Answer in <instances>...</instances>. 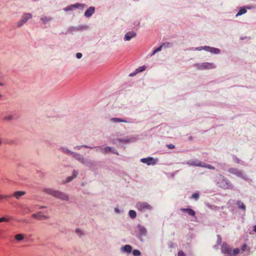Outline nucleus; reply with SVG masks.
Masks as SVG:
<instances>
[{"mask_svg": "<svg viewBox=\"0 0 256 256\" xmlns=\"http://www.w3.org/2000/svg\"><path fill=\"white\" fill-rule=\"evenodd\" d=\"M222 252L230 256H236L240 254V250L238 248L232 250L228 244L225 243H224L222 246Z\"/></svg>", "mask_w": 256, "mask_h": 256, "instance_id": "nucleus-1", "label": "nucleus"}, {"mask_svg": "<svg viewBox=\"0 0 256 256\" xmlns=\"http://www.w3.org/2000/svg\"><path fill=\"white\" fill-rule=\"evenodd\" d=\"M194 66L199 70H208L214 69L216 66L212 62H202L201 64H196Z\"/></svg>", "mask_w": 256, "mask_h": 256, "instance_id": "nucleus-2", "label": "nucleus"}, {"mask_svg": "<svg viewBox=\"0 0 256 256\" xmlns=\"http://www.w3.org/2000/svg\"><path fill=\"white\" fill-rule=\"evenodd\" d=\"M44 192L56 198H59L63 200H68V196L64 194L59 191H56L50 188H48L44 190Z\"/></svg>", "mask_w": 256, "mask_h": 256, "instance_id": "nucleus-3", "label": "nucleus"}, {"mask_svg": "<svg viewBox=\"0 0 256 256\" xmlns=\"http://www.w3.org/2000/svg\"><path fill=\"white\" fill-rule=\"evenodd\" d=\"M136 207L140 211H144L146 210H151L152 206L146 202H138L136 203Z\"/></svg>", "mask_w": 256, "mask_h": 256, "instance_id": "nucleus-4", "label": "nucleus"}, {"mask_svg": "<svg viewBox=\"0 0 256 256\" xmlns=\"http://www.w3.org/2000/svg\"><path fill=\"white\" fill-rule=\"evenodd\" d=\"M136 235L138 238L146 236L147 232L146 228L138 224L136 227Z\"/></svg>", "mask_w": 256, "mask_h": 256, "instance_id": "nucleus-5", "label": "nucleus"}, {"mask_svg": "<svg viewBox=\"0 0 256 256\" xmlns=\"http://www.w3.org/2000/svg\"><path fill=\"white\" fill-rule=\"evenodd\" d=\"M32 14L30 13L24 14L21 20L18 22V26L20 27L25 24L28 20L32 18Z\"/></svg>", "mask_w": 256, "mask_h": 256, "instance_id": "nucleus-6", "label": "nucleus"}, {"mask_svg": "<svg viewBox=\"0 0 256 256\" xmlns=\"http://www.w3.org/2000/svg\"><path fill=\"white\" fill-rule=\"evenodd\" d=\"M140 161L143 163H146L148 165L155 164L156 162V160L152 158H148L141 159Z\"/></svg>", "mask_w": 256, "mask_h": 256, "instance_id": "nucleus-7", "label": "nucleus"}, {"mask_svg": "<svg viewBox=\"0 0 256 256\" xmlns=\"http://www.w3.org/2000/svg\"><path fill=\"white\" fill-rule=\"evenodd\" d=\"M171 46H172V44H170V42L164 43L162 45H161L160 46H159L157 48L155 49L153 51L152 53L151 54V56L154 55L157 52L160 51L162 50V47L166 48H168Z\"/></svg>", "mask_w": 256, "mask_h": 256, "instance_id": "nucleus-8", "label": "nucleus"}, {"mask_svg": "<svg viewBox=\"0 0 256 256\" xmlns=\"http://www.w3.org/2000/svg\"><path fill=\"white\" fill-rule=\"evenodd\" d=\"M250 248L248 246V245L246 244H243L240 250V253L243 254L244 252H246V255L248 256L250 253Z\"/></svg>", "mask_w": 256, "mask_h": 256, "instance_id": "nucleus-9", "label": "nucleus"}, {"mask_svg": "<svg viewBox=\"0 0 256 256\" xmlns=\"http://www.w3.org/2000/svg\"><path fill=\"white\" fill-rule=\"evenodd\" d=\"M180 210L182 212H184V213H186L188 215L192 216H195V214H196L195 212L193 210H192L191 208H181L180 209Z\"/></svg>", "mask_w": 256, "mask_h": 256, "instance_id": "nucleus-10", "label": "nucleus"}, {"mask_svg": "<svg viewBox=\"0 0 256 256\" xmlns=\"http://www.w3.org/2000/svg\"><path fill=\"white\" fill-rule=\"evenodd\" d=\"M84 4H72L70 6H67L64 8V10L68 11V10H72L74 8H79L80 7L84 6Z\"/></svg>", "mask_w": 256, "mask_h": 256, "instance_id": "nucleus-11", "label": "nucleus"}, {"mask_svg": "<svg viewBox=\"0 0 256 256\" xmlns=\"http://www.w3.org/2000/svg\"><path fill=\"white\" fill-rule=\"evenodd\" d=\"M204 50L211 52L212 53L218 54L220 52V50L216 48H211L209 46H206L204 48Z\"/></svg>", "mask_w": 256, "mask_h": 256, "instance_id": "nucleus-12", "label": "nucleus"}, {"mask_svg": "<svg viewBox=\"0 0 256 256\" xmlns=\"http://www.w3.org/2000/svg\"><path fill=\"white\" fill-rule=\"evenodd\" d=\"M94 12V7H90L85 12L84 16L86 17H90Z\"/></svg>", "mask_w": 256, "mask_h": 256, "instance_id": "nucleus-13", "label": "nucleus"}, {"mask_svg": "<svg viewBox=\"0 0 256 256\" xmlns=\"http://www.w3.org/2000/svg\"><path fill=\"white\" fill-rule=\"evenodd\" d=\"M136 36V34L134 32H128L124 36L125 40H129L132 38Z\"/></svg>", "mask_w": 256, "mask_h": 256, "instance_id": "nucleus-14", "label": "nucleus"}, {"mask_svg": "<svg viewBox=\"0 0 256 256\" xmlns=\"http://www.w3.org/2000/svg\"><path fill=\"white\" fill-rule=\"evenodd\" d=\"M146 68V66H140L138 68H137L136 70V72H134V73H132V74H130V76H135L136 74L138 73H139V72H142L144 70H145Z\"/></svg>", "mask_w": 256, "mask_h": 256, "instance_id": "nucleus-15", "label": "nucleus"}, {"mask_svg": "<svg viewBox=\"0 0 256 256\" xmlns=\"http://www.w3.org/2000/svg\"><path fill=\"white\" fill-rule=\"evenodd\" d=\"M31 212V210L30 208L27 206H24L22 208L21 214L22 215L28 214Z\"/></svg>", "mask_w": 256, "mask_h": 256, "instance_id": "nucleus-16", "label": "nucleus"}, {"mask_svg": "<svg viewBox=\"0 0 256 256\" xmlns=\"http://www.w3.org/2000/svg\"><path fill=\"white\" fill-rule=\"evenodd\" d=\"M32 217L34 218H36L38 220H44L46 218V217L42 214L41 213L38 212L37 214H34L32 215Z\"/></svg>", "mask_w": 256, "mask_h": 256, "instance_id": "nucleus-17", "label": "nucleus"}, {"mask_svg": "<svg viewBox=\"0 0 256 256\" xmlns=\"http://www.w3.org/2000/svg\"><path fill=\"white\" fill-rule=\"evenodd\" d=\"M229 172L230 173L235 174L238 176H241L242 175V173L241 172L238 170L237 169L232 168L229 170Z\"/></svg>", "mask_w": 256, "mask_h": 256, "instance_id": "nucleus-18", "label": "nucleus"}, {"mask_svg": "<svg viewBox=\"0 0 256 256\" xmlns=\"http://www.w3.org/2000/svg\"><path fill=\"white\" fill-rule=\"evenodd\" d=\"M100 150L101 152L104 154L111 152H112V148L108 146H106L104 148H100Z\"/></svg>", "mask_w": 256, "mask_h": 256, "instance_id": "nucleus-19", "label": "nucleus"}, {"mask_svg": "<svg viewBox=\"0 0 256 256\" xmlns=\"http://www.w3.org/2000/svg\"><path fill=\"white\" fill-rule=\"evenodd\" d=\"M110 121H112V122H128L126 120L122 119V118H112L110 119Z\"/></svg>", "mask_w": 256, "mask_h": 256, "instance_id": "nucleus-20", "label": "nucleus"}, {"mask_svg": "<svg viewBox=\"0 0 256 256\" xmlns=\"http://www.w3.org/2000/svg\"><path fill=\"white\" fill-rule=\"evenodd\" d=\"M24 238V235L22 234H17L14 236V239L18 242L23 240Z\"/></svg>", "mask_w": 256, "mask_h": 256, "instance_id": "nucleus-21", "label": "nucleus"}, {"mask_svg": "<svg viewBox=\"0 0 256 256\" xmlns=\"http://www.w3.org/2000/svg\"><path fill=\"white\" fill-rule=\"evenodd\" d=\"M12 220V218L9 216H6L0 218V223L2 222H8Z\"/></svg>", "mask_w": 256, "mask_h": 256, "instance_id": "nucleus-22", "label": "nucleus"}, {"mask_svg": "<svg viewBox=\"0 0 256 256\" xmlns=\"http://www.w3.org/2000/svg\"><path fill=\"white\" fill-rule=\"evenodd\" d=\"M25 194V192H24L22 191H18L16 192L14 194V196H15L16 198H18L20 196L24 195Z\"/></svg>", "mask_w": 256, "mask_h": 256, "instance_id": "nucleus-23", "label": "nucleus"}, {"mask_svg": "<svg viewBox=\"0 0 256 256\" xmlns=\"http://www.w3.org/2000/svg\"><path fill=\"white\" fill-rule=\"evenodd\" d=\"M40 20L43 22V23L45 24L48 22L52 20V18L50 16H44L40 18Z\"/></svg>", "mask_w": 256, "mask_h": 256, "instance_id": "nucleus-24", "label": "nucleus"}, {"mask_svg": "<svg viewBox=\"0 0 256 256\" xmlns=\"http://www.w3.org/2000/svg\"><path fill=\"white\" fill-rule=\"evenodd\" d=\"M78 174L77 171L74 170L73 172L72 176L71 177H68V178L67 182H69L72 180L74 178H76Z\"/></svg>", "mask_w": 256, "mask_h": 256, "instance_id": "nucleus-25", "label": "nucleus"}, {"mask_svg": "<svg viewBox=\"0 0 256 256\" xmlns=\"http://www.w3.org/2000/svg\"><path fill=\"white\" fill-rule=\"evenodd\" d=\"M123 250L124 251L128 252H130L132 250V246L130 245H126L124 248Z\"/></svg>", "mask_w": 256, "mask_h": 256, "instance_id": "nucleus-26", "label": "nucleus"}, {"mask_svg": "<svg viewBox=\"0 0 256 256\" xmlns=\"http://www.w3.org/2000/svg\"><path fill=\"white\" fill-rule=\"evenodd\" d=\"M129 216L132 218H134L136 216V212L134 210H130L129 212Z\"/></svg>", "mask_w": 256, "mask_h": 256, "instance_id": "nucleus-27", "label": "nucleus"}, {"mask_svg": "<svg viewBox=\"0 0 256 256\" xmlns=\"http://www.w3.org/2000/svg\"><path fill=\"white\" fill-rule=\"evenodd\" d=\"M246 9H245L244 8H242L238 11V12L236 14V16H240V15H242V14H244L246 13Z\"/></svg>", "mask_w": 256, "mask_h": 256, "instance_id": "nucleus-28", "label": "nucleus"}, {"mask_svg": "<svg viewBox=\"0 0 256 256\" xmlns=\"http://www.w3.org/2000/svg\"><path fill=\"white\" fill-rule=\"evenodd\" d=\"M238 206L240 208H242V210H245L246 206L244 204L241 202H238Z\"/></svg>", "mask_w": 256, "mask_h": 256, "instance_id": "nucleus-29", "label": "nucleus"}, {"mask_svg": "<svg viewBox=\"0 0 256 256\" xmlns=\"http://www.w3.org/2000/svg\"><path fill=\"white\" fill-rule=\"evenodd\" d=\"M192 198L194 199L195 200H197L199 198V194L198 192H195L192 196Z\"/></svg>", "mask_w": 256, "mask_h": 256, "instance_id": "nucleus-30", "label": "nucleus"}, {"mask_svg": "<svg viewBox=\"0 0 256 256\" xmlns=\"http://www.w3.org/2000/svg\"><path fill=\"white\" fill-rule=\"evenodd\" d=\"M132 254L135 256H139L140 255V252L138 250H134L132 252Z\"/></svg>", "mask_w": 256, "mask_h": 256, "instance_id": "nucleus-31", "label": "nucleus"}, {"mask_svg": "<svg viewBox=\"0 0 256 256\" xmlns=\"http://www.w3.org/2000/svg\"><path fill=\"white\" fill-rule=\"evenodd\" d=\"M10 196L0 194V200L6 198L10 197Z\"/></svg>", "mask_w": 256, "mask_h": 256, "instance_id": "nucleus-32", "label": "nucleus"}, {"mask_svg": "<svg viewBox=\"0 0 256 256\" xmlns=\"http://www.w3.org/2000/svg\"><path fill=\"white\" fill-rule=\"evenodd\" d=\"M178 256H186V254L182 250H180L178 252Z\"/></svg>", "mask_w": 256, "mask_h": 256, "instance_id": "nucleus-33", "label": "nucleus"}, {"mask_svg": "<svg viewBox=\"0 0 256 256\" xmlns=\"http://www.w3.org/2000/svg\"><path fill=\"white\" fill-rule=\"evenodd\" d=\"M167 147L169 149H174L175 148L174 146L172 144H170L167 145Z\"/></svg>", "mask_w": 256, "mask_h": 256, "instance_id": "nucleus-34", "label": "nucleus"}, {"mask_svg": "<svg viewBox=\"0 0 256 256\" xmlns=\"http://www.w3.org/2000/svg\"><path fill=\"white\" fill-rule=\"evenodd\" d=\"M76 56L78 58H82V54L80 52H78L76 54Z\"/></svg>", "mask_w": 256, "mask_h": 256, "instance_id": "nucleus-35", "label": "nucleus"}, {"mask_svg": "<svg viewBox=\"0 0 256 256\" xmlns=\"http://www.w3.org/2000/svg\"><path fill=\"white\" fill-rule=\"evenodd\" d=\"M205 167H206L208 168H210V169H212V170L214 169V166H212L210 164H208V165L206 166Z\"/></svg>", "mask_w": 256, "mask_h": 256, "instance_id": "nucleus-36", "label": "nucleus"}, {"mask_svg": "<svg viewBox=\"0 0 256 256\" xmlns=\"http://www.w3.org/2000/svg\"><path fill=\"white\" fill-rule=\"evenodd\" d=\"M4 231L0 229V238H2Z\"/></svg>", "mask_w": 256, "mask_h": 256, "instance_id": "nucleus-37", "label": "nucleus"}, {"mask_svg": "<svg viewBox=\"0 0 256 256\" xmlns=\"http://www.w3.org/2000/svg\"><path fill=\"white\" fill-rule=\"evenodd\" d=\"M76 232L78 234H82V233L80 231V230L79 229L76 230Z\"/></svg>", "mask_w": 256, "mask_h": 256, "instance_id": "nucleus-38", "label": "nucleus"}, {"mask_svg": "<svg viewBox=\"0 0 256 256\" xmlns=\"http://www.w3.org/2000/svg\"><path fill=\"white\" fill-rule=\"evenodd\" d=\"M254 230L256 232V226L254 227Z\"/></svg>", "mask_w": 256, "mask_h": 256, "instance_id": "nucleus-39", "label": "nucleus"}, {"mask_svg": "<svg viewBox=\"0 0 256 256\" xmlns=\"http://www.w3.org/2000/svg\"><path fill=\"white\" fill-rule=\"evenodd\" d=\"M196 166H200V164H196ZM202 165H200L201 166Z\"/></svg>", "mask_w": 256, "mask_h": 256, "instance_id": "nucleus-40", "label": "nucleus"}, {"mask_svg": "<svg viewBox=\"0 0 256 256\" xmlns=\"http://www.w3.org/2000/svg\"><path fill=\"white\" fill-rule=\"evenodd\" d=\"M2 98V96H1V95H0V98Z\"/></svg>", "mask_w": 256, "mask_h": 256, "instance_id": "nucleus-41", "label": "nucleus"}]
</instances>
